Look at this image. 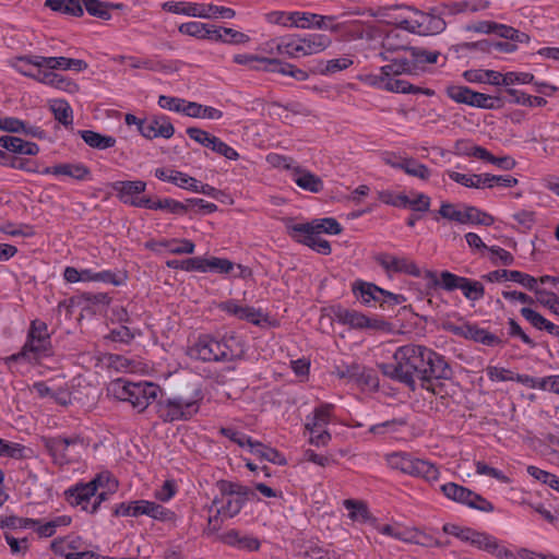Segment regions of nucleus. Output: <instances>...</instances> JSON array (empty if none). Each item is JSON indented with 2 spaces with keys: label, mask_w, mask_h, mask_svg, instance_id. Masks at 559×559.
Returning a JSON list of instances; mask_svg holds the SVG:
<instances>
[{
  "label": "nucleus",
  "mask_w": 559,
  "mask_h": 559,
  "mask_svg": "<svg viewBox=\"0 0 559 559\" xmlns=\"http://www.w3.org/2000/svg\"><path fill=\"white\" fill-rule=\"evenodd\" d=\"M408 55L414 62L415 72L421 69L425 64H433L438 62L440 52L437 50H427L421 47H411Z\"/></svg>",
  "instance_id": "nucleus-37"
},
{
  "label": "nucleus",
  "mask_w": 559,
  "mask_h": 559,
  "mask_svg": "<svg viewBox=\"0 0 559 559\" xmlns=\"http://www.w3.org/2000/svg\"><path fill=\"white\" fill-rule=\"evenodd\" d=\"M353 292L356 295V297L361 300L364 305L368 306L372 301L381 302L383 288L372 283L357 281L353 285Z\"/></svg>",
  "instance_id": "nucleus-30"
},
{
  "label": "nucleus",
  "mask_w": 559,
  "mask_h": 559,
  "mask_svg": "<svg viewBox=\"0 0 559 559\" xmlns=\"http://www.w3.org/2000/svg\"><path fill=\"white\" fill-rule=\"evenodd\" d=\"M463 78L469 83H489L500 86L501 73L495 70H466Z\"/></svg>",
  "instance_id": "nucleus-38"
},
{
  "label": "nucleus",
  "mask_w": 559,
  "mask_h": 559,
  "mask_svg": "<svg viewBox=\"0 0 559 559\" xmlns=\"http://www.w3.org/2000/svg\"><path fill=\"white\" fill-rule=\"evenodd\" d=\"M41 443L53 464L63 466L74 462L79 456L74 450L78 445H83V439L79 435L43 437Z\"/></svg>",
  "instance_id": "nucleus-11"
},
{
  "label": "nucleus",
  "mask_w": 559,
  "mask_h": 559,
  "mask_svg": "<svg viewBox=\"0 0 559 559\" xmlns=\"http://www.w3.org/2000/svg\"><path fill=\"white\" fill-rule=\"evenodd\" d=\"M393 167L404 170L407 175L426 180L430 177V169L414 158H404L393 164Z\"/></svg>",
  "instance_id": "nucleus-40"
},
{
  "label": "nucleus",
  "mask_w": 559,
  "mask_h": 559,
  "mask_svg": "<svg viewBox=\"0 0 559 559\" xmlns=\"http://www.w3.org/2000/svg\"><path fill=\"white\" fill-rule=\"evenodd\" d=\"M111 189L115 191L118 200L123 204L146 209L150 197L143 194L146 190L145 181L118 180L111 183Z\"/></svg>",
  "instance_id": "nucleus-13"
},
{
  "label": "nucleus",
  "mask_w": 559,
  "mask_h": 559,
  "mask_svg": "<svg viewBox=\"0 0 559 559\" xmlns=\"http://www.w3.org/2000/svg\"><path fill=\"white\" fill-rule=\"evenodd\" d=\"M166 265L173 270H183L187 272H201L203 273V257H194L186 260H168Z\"/></svg>",
  "instance_id": "nucleus-49"
},
{
  "label": "nucleus",
  "mask_w": 559,
  "mask_h": 559,
  "mask_svg": "<svg viewBox=\"0 0 559 559\" xmlns=\"http://www.w3.org/2000/svg\"><path fill=\"white\" fill-rule=\"evenodd\" d=\"M103 485V477L97 476L86 484H78L75 487L66 491L68 500L73 506H81L82 509L90 513L91 499L96 495V490Z\"/></svg>",
  "instance_id": "nucleus-17"
},
{
  "label": "nucleus",
  "mask_w": 559,
  "mask_h": 559,
  "mask_svg": "<svg viewBox=\"0 0 559 559\" xmlns=\"http://www.w3.org/2000/svg\"><path fill=\"white\" fill-rule=\"evenodd\" d=\"M426 354L425 369L421 370L420 386L435 395L441 394L444 388L442 380H450L453 370L444 356L428 348Z\"/></svg>",
  "instance_id": "nucleus-9"
},
{
  "label": "nucleus",
  "mask_w": 559,
  "mask_h": 559,
  "mask_svg": "<svg viewBox=\"0 0 559 559\" xmlns=\"http://www.w3.org/2000/svg\"><path fill=\"white\" fill-rule=\"evenodd\" d=\"M79 134L82 140L93 148L107 150L114 147L116 144V139L114 136L103 135L92 130H81L79 131Z\"/></svg>",
  "instance_id": "nucleus-36"
},
{
  "label": "nucleus",
  "mask_w": 559,
  "mask_h": 559,
  "mask_svg": "<svg viewBox=\"0 0 559 559\" xmlns=\"http://www.w3.org/2000/svg\"><path fill=\"white\" fill-rule=\"evenodd\" d=\"M0 147L14 154L35 156L39 146L35 142L25 141L14 135L0 136Z\"/></svg>",
  "instance_id": "nucleus-26"
},
{
  "label": "nucleus",
  "mask_w": 559,
  "mask_h": 559,
  "mask_svg": "<svg viewBox=\"0 0 559 559\" xmlns=\"http://www.w3.org/2000/svg\"><path fill=\"white\" fill-rule=\"evenodd\" d=\"M203 13L202 19H233L236 15V12L231 8L221 7L212 3H203Z\"/></svg>",
  "instance_id": "nucleus-56"
},
{
  "label": "nucleus",
  "mask_w": 559,
  "mask_h": 559,
  "mask_svg": "<svg viewBox=\"0 0 559 559\" xmlns=\"http://www.w3.org/2000/svg\"><path fill=\"white\" fill-rule=\"evenodd\" d=\"M404 31L401 25L390 29L382 39L381 52H386L388 55H399L400 51L408 52L411 47L407 45Z\"/></svg>",
  "instance_id": "nucleus-28"
},
{
  "label": "nucleus",
  "mask_w": 559,
  "mask_h": 559,
  "mask_svg": "<svg viewBox=\"0 0 559 559\" xmlns=\"http://www.w3.org/2000/svg\"><path fill=\"white\" fill-rule=\"evenodd\" d=\"M385 91L402 94H417L419 90H415V85L405 80L395 79V76H388Z\"/></svg>",
  "instance_id": "nucleus-57"
},
{
  "label": "nucleus",
  "mask_w": 559,
  "mask_h": 559,
  "mask_svg": "<svg viewBox=\"0 0 559 559\" xmlns=\"http://www.w3.org/2000/svg\"><path fill=\"white\" fill-rule=\"evenodd\" d=\"M333 374L347 383H354L358 386H373L376 379L369 370L359 364H340L335 366Z\"/></svg>",
  "instance_id": "nucleus-15"
},
{
  "label": "nucleus",
  "mask_w": 559,
  "mask_h": 559,
  "mask_svg": "<svg viewBox=\"0 0 559 559\" xmlns=\"http://www.w3.org/2000/svg\"><path fill=\"white\" fill-rule=\"evenodd\" d=\"M218 309L236 317L237 319L248 321L254 325L261 324L262 311L250 306H240L237 300L229 299L218 304Z\"/></svg>",
  "instance_id": "nucleus-21"
},
{
  "label": "nucleus",
  "mask_w": 559,
  "mask_h": 559,
  "mask_svg": "<svg viewBox=\"0 0 559 559\" xmlns=\"http://www.w3.org/2000/svg\"><path fill=\"white\" fill-rule=\"evenodd\" d=\"M115 516H134L147 515L154 520L168 521L174 513L163 506L147 500H134L130 502H121L115 507Z\"/></svg>",
  "instance_id": "nucleus-12"
},
{
  "label": "nucleus",
  "mask_w": 559,
  "mask_h": 559,
  "mask_svg": "<svg viewBox=\"0 0 559 559\" xmlns=\"http://www.w3.org/2000/svg\"><path fill=\"white\" fill-rule=\"evenodd\" d=\"M534 82V74L530 72L510 71L501 73L500 85L511 86L514 84H530Z\"/></svg>",
  "instance_id": "nucleus-55"
},
{
  "label": "nucleus",
  "mask_w": 559,
  "mask_h": 559,
  "mask_svg": "<svg viewBox=\"0 0 559 559\" xmlns=\"http://www.w3.org/2000/svg\"><path fill=\"white\" fill-rule=\"evenodd\" d=\"M50 109L55 119L64 127H70L73 123V110L70 104L64 99H55Z\"/></svg>",
  "instance_id": "nucleus-44"
},
{
  "label": "nucleus",
  "mask_w": 559,
  "mask_h": 559,
  "mask_svg": "<svg viewBox=\"0 0 559 559\" xmlns=\"http://www.w3.org/2000/svg\"><path fill=\"white\" fill-rule=\"evenodd\" d=\"M407 424L404 418H393L369 427V432L378 437L392 436L401 431Z\"/></svg>",
  "instance_id": "nucleus-41"
},
{
  "label": "nucleus",
  "mask_w": 559,
  "mask_h": 559,
  "mask_svg": "<svg viewBox=\"0 0 559 559\" xmlns=\"http://www.w3.org/2000/svg\"><path fill=\"white\" fill-rule=\"evenodd\" d=\"M466 340L474 341L490 347L501 346L504 344V342L498 335L489 332L486 329L479 328L475 323H469Z\"/></svg>",
  "instance_id": "nucleus-33"
},
{
  "label": "nucleus",
  "mask_w": 559,
  "mask_h": 559,
  "mask_svg": "<svg viewBox=\"0 0 559 559\" xmlns=\"http://www.w3.org/2000/svg\"><path fill=\"white\" fill-rule=\"evenodd\" d=\"M335 20V15H321L300 11H272L266 14V21L271 24L301 29H321L338 33L343 28V25L334 23Z\"/></svg>",
  "instance_id": "nucleus-4"
},
{
  "label": "nucleus",
  "mask_w": 559,
  "mask_h": 559,
  "mask_svg": "<svg viewBox=\"0 0 559 559\" xmlns=\"http://www.w3.org/2000/svg\"><path fill=\"white\" fill-rule=\"evenodd\" d=\"M293 180L299 188L312 193H318L323 189V181L320 177L307 170L297 169Z\"/></svg>",
  "instance_id": "nucleus-34"
},
{
  "label": "nucleus",
  "mask_w": 559,
  "mask_h": 559,
  "mask_svg": "<svg viewBox=\"0 0 559 559\" xmlns=\"http://www.w3.org/2000/svg\"><path fill=\"white\" fill-rule=\"evenodd\" d=\"M249 451L257 457L280 466L286 465L287 463L285 456L280 451L260 441L253 440V442L250 443Z\"/></svg>",
  "instance_id": "nucleus-31"
},
{
  "label": "nucleus",
  "mask_w": 559,
  "mask_h": 559,
  "mask_svg": "<svg viewBox=\"0 0 559 559\" xmlns=\"http://www.w3.org/2000/svg\"><path fill=\"white\" fill-rule=\"evenodd\" d=\"M175 133V128L170 118L165 115H153L143 119L141 123V134L146 139H170Z\"/></svg>",
  "instance_id": "nucleus-16"
},
{
  "label": "nucleus",
  "mask_w": 559,
  "mask_h": 559,
  "mask_svg": "<svg viewBox=\"0 0 559 559\" xmlns=\"http://www.w3.org/2000/svg\"><path fill=\"white\" fill-rule=\"evenodd\" d=\"M221 540L233 548L245 551H257L260 548V542L252 535L243 534L238 530H228L221 536Z\"/></svg>",
  "instance_id": "nucleus-23"
},
{
  "label": "nucleus",
  "mask_w": 559,
  "mask_h": 559,
  "mask_svg": "<svg viewBox=\"0 0 559 559\" xmlns=\"http://www.w3.org/2000/svg\"><path fill=\"white\" fill-rule=\"evenodd\" d=\"M441 491L448 499L467 506L473 490L456 483H447L441 486Z\"/></svg>",
  "instance_id": "nucleus-43"
},
{
  "label": "nucleus",
  "mask_w": 559,
  "mask_h": 559,
  "mask_svg": "<svg viewBox=\"0 0 559 559\" xmlns=\"http://www.w3.org/2000/svg\"><path fill=\"white\" fill-rule=\"evenodd\" d=\"M287 230L288 235L293 239H295L297 242L308 246L311 249L314 243H317V240L321 239V234L317 233V229L310 222L289 225L287 226Z\"/></svg>",
  "instance_id": "nucleus-29"
},
{
  "label": "nucleus",
  "mask_w": 559,
  "mask_h": 559,
  "mask_svg": "<svg viewBox=\"0 0 559 559\" xmlns=\"http://www.w3.org/2000/svg\"><path fill=\"white\" fill-rule=\"evenodd\" d=\"M163 9L175 14L193 17L202 19V15H204L203 3L168 1L163 4Z\"/></svg>",
  "instance_id": "nucleus-35"
},
{
  "label": "nucleus",
  "mask_w": 559,
  "mask_h": 559,
  "mask_svg": "<svg viewBox=\"0 0 559 559\" xmlns=\"http://www.w3.org/2000/svg\"><path fill=\"white\" fill-rule=\"evenodd\" d=\"M495 222L493 217L479 210L476 206L464 205V221L463 224H475L483 226H490Z\"/></svg>",
  "instance_id": "nucleus-45"
},
{
  "label": "nucleus",
  "mask_w": 559,
  "mask_h": 559,
  "mask_svg": "<svg viewBox=\"0 0 559 559\" xmlns=\"http://www.w3.org/2000/svg\"><path fill=\"white\" fill-rule=\"evenodd\" d=\"M481 188H492L495 186L511 188L518 185V179L510 176H497L491 174H483Z\"/></svg>",
  "instance_id": "nucleus-54"
},
{
  "label": "nucleus",
  "mask_w": 559,
  "mask_h": 559,
  "mask_svg": "<svg viewBox=\"0 0 559 559\" xmlns=\"http://www.w3.org/2000/svg\"><path fill=\"white\" fill-rule=\"evenodd\" d=\"M333 408L334 405L328 403L316 407L313 415L307 417L306 427L325 428L331 420Z\"/></svg>",
  "instance_id": "nucleus-42"
},
{
  "label": "nucleus",
  "mask_w": 559,
  "mask_h": 559,
  "mask_svg": "<svg viewBox=\"0 0 559 559\" xmlns=\"http://www.w3.org/2000/svg\"><path fill=\"white\" fill-rule=\"evenodd\" d=\"M271 53L285 55L289 58L304 57L299 34L280 37L267 43Z\"/></svg>",
  "instance_id": "nucleus-22"
},
{
  "label": "nucleus",
  "mask_w": 559,
  "mask_h": 559,
  "mask_svg": "<svg viewBox=\"0 0 559 559\" xmlns=\"http://www.w3.org/2000/svg\"><path fill=\"white\" fill-rule=\"evenodd\" d=\"M401 27L418 35H435L445 28L444 20L433 13L416 12L413 17L401 21Z\"/></svg>",
  "instance_id": "nucleus-14"
},
{
  "label": "nucleus",
  "mask_w": 559,
  "mask_h": 559,
  "mask_svg": "<svg viewBox=\"0 0 559 559\" xmlns=\"http://www.w3.org/2000/svg\"><path fill=\"white\" fill-rule=\"evenodd\" d=\"M344 507L349 511V516L353 520H367L369 518L368 509L362 502L345 500Z\"/></svg>",
  "instance_id": "nucleus-64"
},
{
  "label": "nucleus",
  "mask_w": 559,
  "mask_h": 559,
  "mask_svg": "<svg viewBox=\"0 0 559 559\" xmlns=\"http://www.w3.org/2000/svg\"><path fill=\"white\" fill-rule=\"evenodd\" d=\"M185 102H186L185 98L160 95L158 97L157 104L163 109L182 114V110H185V108H183Z\"/></svg>",
  "instance_id": "nucleus-62"
},
{
  "label": "nucleus",
  "mask_w": 559,
  "mask_h": 559,
  "mask_svg": "<svg viewBox=\"0 0 559 559\" xmlns=\"http://www.w3.org/2000/svg\"><path fill=\"white\" fill-rule=\"evenodd\" d=\"M299 38L304 57L320 53L332 45V39L325 34H299Z\"/></svg>",
  "instance_id": "nucleus-25"
},
{
  "label": "nucleus",
  "mask_w": 559,
  "mask_h": 559,
  "mask_svg": "<svg viewBox=\"0 0 559 559\" xmlns=\"http://www.w3.org/2000/svg\"><path fill=\"white\" fill-rule=\"evenodd\" d=\"M52 355L51 336L46 322L35 319L31 321L26 340L20 352L3 358V364L13 369L15 364L37 365Z\"/></svg>",
  "instance_id": "nucleus-3"
},
{
  "label": "nucleus",
  "mask_w": 559,
  "mask_h": 559,
  "mask_svg": "<svg viewBox=\"0 0 559 559\" xmlns=\"http://www.w3.org/2000/svg\"><path fill=\"white\" fill-rule=\"evenodd\" d=\"M380 58L383 61H388L389 63L381 67L380 71L382 74L386 76H399L402 74H414V62L411 59V56H400V55H388L386 52H380Z\"/></svg>",
  "instance_id": "nucleus-19"
},
{
  "label": "nucleus",
  "mask_w": 559,
  "mask_h": 559,
  "mask_svg": "<svg viewBox=\"0 0 559 559\" xmlns=\"http://www.w3.org/2000/svg\"><path fill=\"white\" fill-rule=\"evenodd\" d=\"M146 209L155 211H167L173 214H186L189 210V205H186L185 203L171 198H165L156 201L148 198Z\"/></svg>",
  "instance_id": "nucleus-39"
},
{
  "label": "nucleus",
  "mask_w": 559,
  "mask_h": 559,
  "mask_svg": "<svg viewBox=\"0 0 559 559\" xmlns=\"http://www.w3.org/2000/svg\"><path fill=\"white\" fill-rule=\"evenodd\" d=\"M391 264L392 273H404L415 277H419L421 274L417 264L406 257L393 255V261H391Z\"/></svg>",
  "instance_id": "nucleus-48"
},
{
  "label": "nucleus",
  "mask_w": 559,
  "mask_h": 559,
  "mask_svg": "<svg viewBox=\"0 0 559 559\" xmlns=\"http://www.w3.org/2000/svg\"><path fill=\"white\" fill-rule=\"evenodd\" d=\"M44 4L53 12L69 16L81 17L84 14L81 0H45Z\"/></svg>",
  "instance_id": "nucleus-32"
},
{
  "label": "nucleus",
  "mask_w": 559,
  "mask_h": 559,
  "mask_svg": "<svg viewBox=\"0 0 559 559\" xmlns=\"http://www.w3.org/2000/svg\"><path fill=\"white\" fill-rule=\"evenodd\" d=\"M428 347L416 344L401 346L394 353V364L382 366L383 373L393 380L404 383L412 391L416 390V379L421 382V370L425 369Z\"/></svg>",
  "instance_id": "nucleus-2"
},
{
  "label": "nucleus",
  "mask_w": 559,
  "mask_h": 559,
  "mask_svg": "<svg viewBox=\"0 0 559 559\" xmlns=\"http://www.w3.org/2000/svg\"><path fill=\"white\" fill-rule=\"evenodd\" d=\"M210 150L229 160H237L239 158L238 152L217 136L212 139Z\"/></svg>",
  "instance_id": "nucleus-60"
},
{
  "label": "nucleus",
  "mask_w": 559,
  "mask_h": 559,
  "mask_svg": "<svg viewBox=\"0 0 559 559\" xmlns=\"http://www.w3.org/2000/svg\"><path fill=\"white\" fill-rule=\"evenodd\" d=\"M353 64V59L349 57H342L331 59L325 62L324 68L321 70L323 74H334L336 72L346 70Z\"/></svg>",
  "instance_id": "nucleus-63"
},
{
  "label": "nucleus",
  "mask_w": 559,
  "mask_h": 559,
  "mask_svg": "<svg viewBox=\"0 0 559 559\" xmlns=\"http://www.w3.org/2000/svg\"><path fill=\"white\" fill-rule=\"evenodd\" d=\"M81 3L83 10L85 9L91 16H95L104 21L111 19V14L108 11V4H106V2L100 0H81Z\"/></svg>",
  "instance_id": "nucleus-51"
},
{
  "label": "nucleus",
  "mask_w": 559,
  "mask_h": 559,
  "mask_svg": "<svg viewBox=\"0 0 559 559\" xmlns=\"http://www.w3.org/2000/svg\"><path fill=\"white\" fill-rule=\"evenodd\" d=\"M235 264L225 258H203V273L214 272L218 274H228L234 270Z\"/></svg>",
  "instance_id": "nucleus-47"
},
{
  "label": "nucleus",
  "mask_w": 559,
  "mask_h": 559,
  "mask_svg": "<svg viewBox=\"0 0 559 559\" xmlns=\"http://www.w3.org/2000/svg\"><path fill=\"white\" fill-rule=\"evenodd\" d=\"M474 91L467 86L449 85L445 87L447 96L457 104L471 106Z\"/></svg>",
  "instance_id": "nucleus-50"
},
{
  "label": "nucleus",
  "mask_w": 559,
  "mask_h": 559,
  "mask_svg": "<svg viewBox=\"0 0 559 559\" xmlns=\"http://www.w3.org/2000/svg\"><path fill=\"white\" fill-rule=\"evenodd\" d=\"M38 520L19 516H7L0 519V527L4 528H35Z\"/></svg>",
  "instance_id": "nucleus-58"
},
{
  "label": "nucleus",
  "mask_w": 559,
  "mask_h": 559,
  "mask_svg": "<svg viewBox=\"0 0 559 559\" xmlns=\"http://www.w3.org/2000/svg\"><path fill=\"white\" fill-rule=\"evenodd\" d=\"M219 433L241 448L248 447L250 449V443L253 442V439L250 436L230 427H222L219 429Z\"/></svg>",
  "instance_id": "nucleus-59"
},
{
  "label": "nucleus",
  "mask_w": 559,
  "mask_h": 559,
  "mask_svg": "<svg viewBox=\"0 0 559 559\" xmlns=\"http://www.w3.org/2000/svg\"><path fill=\"white\" fill-rule=\"evenodd\" d=\"M448 176L451 180L455 181L456 183H460L466 188H476V189H480L481 188V179L484 178V175L479 174V175H466V174H461V173H457V171H448Z\"/></svg>",
  "instance_id": "nucleus-52"
},
{
  "label": "nucleus",
  "mask_w": 559,
  "mask_h": 559,
  "mask_svg": "<svg viewBox=\"0 0 559 559\" xmlns=\"http://www.w3.org/2000/svg\"><path fill=\"white\" fill-rule=\"evenodd\" d=\"M41 175L66 176L78 181H87L92 179L91 169L83 163H62L46 167L40 171Z\"/></svg>",
  "instance_id": "nucleus-18"
},
{
  "label": "nucleus",
  "mask_w": 559,
  "mask_h": 559,
  "mask_svg": "<svg viewBox=\"0 0 559 559\" xmlns=\"http://www.w3.org/2000/svg\"><path fill=\"white\" fill-rule=\"evenodd\" d=\"M247 345L243 336L229 332L222 337L203 334L189 347L191 358L204 362H231L241 359L246 354Z\"/></svg>",
  "instance_id": "nucleus-1"
},
{
  "label": "nucleus",
  "mask_w": 559,
  "mask_h": 559,
  "mask_svg": "<svg viewBox=\"0 0 559 559\" xmlns=\"http://www.w3.org/2000/svg\"><path fill=\"white\" fill-rule=\"evenodd\" d=\"M425 277L435 286H440L447 292L460 289L464 297L471 301H478L485 296V287L478 282L459 276L449 271H442L440 276L433 271H427Z\"/></svg>",
  "instance_id": "nucleus-10"
},
{
  "label": "nucleus",
  "mask_w": 559,
  "mask_h": 559,
  "mask_svg": "<svg viewBox=\"0 0 559 559\" xmlns=\"http://www.w3.org/2000/svg\"><path fill=\"white\" fill-rule=\"evenodd\" d=\"M471 545L488 551L499 559H507L513 556L510 550L499 545L497 538L484 532L476 531Z\"/></svg>",
  "instance_id": "nucleus-24"
},
{
  "label": "nucleus",
  "mask_w": 559,
  "mask_h": 559,
  "mask_svg": "<svg viewBox=\"0 0 559 559\" xmlns=\"http://www.w3.org/2000/svg\"><path fill=\"white\" fill-rule=\"evenodd\" d=\"M310 223L319 234L338 235L342 233L341 224L333 217L318 218Z\"/></svg>",
  "instance_id": "nucleus-53"
},
{
  "label": "nucleus",
  "mask_w": 559,
  "mask_h": 559,
  "mask_svg": "<svg viewBox=\"0 0 559 559\" xmlns=\"http://www.w3.org/2000/svg\"><path fill=\"white\" fill-rule=\"evenodd\" d=\"M483 278L490 283L511 281L520 284L526 289H535V277L516 270H495L485 274Z\"/></svg>",
  "instance_id": "nucleus-20"
},
{
  "label": "nucleus",
  "mask_w": 559,
  "mask_h": 559,
  "mask_svg": "<svg viewBox=\"0 0 559 559\" xmlns=\"http://www.w3.org/2000/svg\"><path fill=\"white\" fill-rule=\"evenodd\" d=\"M504 102L500 96H491L475 91L472 95V107L495 110L502 108Z\"/></svg>",
  "instance_id": "nucleus-46"
},
{
  "label": "nucleus",
  "mask_w": 559,
  "mask_h": 559,
  "mask_svg": "<svg viewBox=\"0 0 559 559\" xmlns=\"http://www.w3.org/2000/svg\"><path fill=\"white\" fill-rule=\"evenodd\" d=\"M221 495L212 501V507L216 509V515L209 519V526L213 525V531L217 530V516L226 519L236 516L243 508L247 497L250 493L248 487L230 481L219 484Z\"/></svg>",
  "instance_id": "nucleus-7"
},
{
  "label": "nucleus",
  "mask_w": 559,
  "mask_h": 559,
  "mask_svg": "<svg viewBox=\"0 0 559 559\" xmlns=\"http://www.w3.org/2000/svg\"><path fill=\"white\" fill-rule=\"evenodd\" d=\"M338 322L347 324L354 329H378L380 321L370 319L367 316L349 309H341L336 313Z\"/></svg>",
  "instance_id": "nucleus-27"
},
{
  "label": "nucleus",
  "mask_w": 559,
  "mask_h": 559,
  "mask_svg": "<svg viewBox=\"0 0 559 559\" xmlns=\"http://www.w3.org/2000/svg\"><path fill=\"white\" fill-rule=\"evenodd\" d=\"M203 394L193 390L190 394H176L160 399L156 403V412L164 423L186 421L200 411Z\"/></svg>",
  "instance_id": "nucleus-5"
},
{
  "label": "nucleus",
  "mask_w": 559,
  "mask_h": 559,
  "mask_svg": "<svg viewBox=\"0 0 559 559\" xmlns=\"http://www.w3.org/2000/svg\"><path fill=\"white\" fill-rule=\"evenodd\" d=\"M109 392L118 400L129 402L139 412H143L160 392L159 385L147 382H131L124 379H117L110 383Z\"/></svg>",
  "instance_id": "nucleus-6"
},
{
  "label": "nucleus",
  "mask_w": 559,
  "mask_h": 559,
  "mask_svg": "<svg viewBox=\"0 0 559 559\" xmlns=\"http://www.w3.org/2000/svg\"><path fill=\"white\" fill-rule=\"evenodd\" d=\"M386 464L412 477L423 478L426 481H437L440 477L439 468L430 461L414 456L408 452H393L385 456Z\"/></svg>",
  "instance_id": "nucleus-8"
},
{
  "label": "nucleus",
  "mask_w": 559,
  "mask_h": 559,
  "mask_svg": "<svg viewBox=\"0 0 559 559\" xmlns=\"http://www.w3.org/2000/svg\"><path fill=\"white\" fill-rule=\"evenodd\" d=\"M171 183L189 191H197L199 180L179 170H175Z\"/></svg>",
  "instance_id": "nucleus-61"
}]
</instances>
